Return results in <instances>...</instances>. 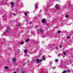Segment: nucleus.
Returning <instances> with one entry per match:
<instances>
[{
    "label": "nucleus",
    "mask_w": 73,
    "mask_h": 73,
    "mask_svg": "<svg viewBox=\"0 0 73 73\" xmlns=\"http://www.w3.org/2000/svg\"><path fill=\"white\" fill-rule=\"evenodd\" d=\"M38 5L37 4H36L35 5V9H38Z\"/></svg>",
    "instance_id": "20e7f679"
},
{
    "label": "nucleus",
    "mask_w": 73,
    "mask_h": 73,
    "mask_svg": "<svg viewBox=\"0 0 73 73\" xmlns=\"http://www.w3.org/2000/svg\"><path fill=\"white\" fill-rule=\"evenodd\" d=\"M59 46L60 48H62V46H61V45H60Z\"/></svg>",
    "instance_id": "393cba45"
},
{
    "label": "nucleus",
    "mask_w": 73,
    "mask_h": 73,
    "mask_svg": "<svg viewBox=\"0 0 73 73\" xmlns=\"http://www.w3.org/2000/svg\"><path fill=\"white\" fill-rule=\"evenodd\" d=\"M28 62H29V61H28Z\"/></svg>",
    "instance_id": "473e14b6"
},
{
    "label": "nucleus",
    "mask_w": 73,
    "mask_h": 73,
    "mask_svg": "<svg viewBox=\"0 0 73 73\" xmlns=\"http://www.w3.org/2000/svg\"><path fill=\"white\" fill-rule=\"evenodd\" d=\"M63 53L64 55H66V54L65 52H64Z\"/></svg>",
    "instance_id": "b1692460"
},
{
    "label": "nucleus",
    "mask_w": 73,
    "mask_h": 73,
    "mask_svg": "<svg viewBox=\"0 0 73 73\" xmlns=\"http://www.w3.org/2000/svg\"><path fill=\"white\" fill-rule=\"evenodd\" d=\"M60 5L59 4H56V5L55 8L57 9H58L60 8Z\"/></svg>",
    "instance_id": "7ed1b4c3"
},
{
    "label": "nucleus",
    "mask_w": 73,
    "mask_h": 73,
    "mask_svg": "<svg viewBox=\"0 0 73 73\" xmlns=\"http://www.w3.org/2000/svg\"><path fill=\"white\" fill-rule=\"evenodd\" d=\"M24 52L25 53H27V50H25L24 51Z\"/></svg>",
    "instance_id": "2eb2a0df"
},
{
    "label": "nucleus",
    "mask_w": 73,
    "mask_h": 73,
    "mask_svg": "<svg viewBox=\"0 0 73 73\" xmlns=\"http://www.w3.org/2000/svg\"><path fill=\"white\" fill-rule=\"evenodd\" d=\"M42 59H37L36 60V64H38L39 63H40V62H42Z\"/></svg>",
    "instance_id": "f03ea898"
},
{
    "label": "nucleus",
    "mask_w": 73,
    "mask_h": 73,
    "mask_svg": "<svg viewBox=\"0 0 73 73\" xmlns=\"http://www.w3.org/2000/svg\"><path fill=\"white\" fill-rule=\"evenodd\" d=\"M65 17H66V18H68L69 17V15H66Z\"/></svg>",
    "instance_id": "4468645a"
},
{
    "label": "nucleus",
    "mask_w": 73,
    "mask_h": 73,
    "mask_svg": "<svg viewBox=\"0 0 73 73\" xmlns=\"http://www.w3.org/2000/svg\"><path fill=\"white\" fill-rule=\"evenodd\" d=\"M17 27H20L21 26V24L19 23L17 25Z\"/></svg>",
    "instance_id": "9b49d317"
},
{
    "label": "nucleus",
    "mask_w": 73,
    "mask_h": 73,
    "mask_svg": "<svg viewBox=\"0 0 73 73\" xmlns=\"http://www.w3.org/2000/svg\"><path fill=\"white\" fill-rule=\"evenodd\" d=\"M11 4L12 5V6H11V8H12L14 6V3L13 2H11Z\"/></svg>",
    "instance_id": "6e6552de"
},
{
    "label": "nucleus",
    "mask_w": 73,
    "mask_h": 73,
    "mask_svg": "<svg viewBox=\"0 0 73 73\" xmlns=\"http://www.w3.org/2000/svg\"><path fill=\"white\" fill-rule=\"evenodd\" d=\"M46 9V10L45 12V14L46 15H48V13H49V11L48 10V9Z\"/></svg>",
    "instance_id": "39448f33"
},
{
    "label": "nucleus",
    "mask_w": 73,
    "mask_h": 73,
    "mask_svg": "<svg viewBox=\"0 0 73 73\" xmlns=\"http://www.w3.org/2000/svg\"><path fill=\"white\" fill-rule=\"evenodd\" d=\"M21 45H23V42H21Z\"/></svg>",
    "instance_id": "a878e982"
},
{
    "label": "nucleus",
    "mask_w": 73,
    "mask_h": 73,
    "mask_svg": "<svg viewBox=\"0 0 73 73\" xmlns=\"http://www.w3.org/2000/svg\"><path fill=\"white\" fill-rule=\"evenodd\" d=\"M29 56H28V57H29Z\"/></svg>",
    "instance_id": "f704fd0d"
},
{
    "label": "nucleus",
    "mask_w": 73,
    "mask_h": 73,
    "mask_svg": "<svg viewBox=\"0 0 73 73\" xmlns=\"http://www.w3.org/2000/svg\"><path fill=\"white\" fill-rule=\"evenodd\" d=\"M70 72V70H68L66 71V72Z\"/></svg>",
    "instance_id": "6ab92c4d"
},
{
    "label": "nucleus",
    "mask_w": 73,
    "mask_h": 73,
    "mask_svg": "<svg viewBox=\"0 0 73 73\" xmlns=\"http://www.w3.org/2000/svg\"><path fill=\"white\" fill-rule=\"evenodd\" d=\"M18 53H20V49H18Z\"/></svg>",
    "instance_id": "a211bd4d"
},
{
    "label": "nucleus",
    "mask_w": 73,
    "mask_h": 73,
    "mask_svg": "<svg viewBox=\"0 0 73 73\" xmlns=\"http://www.w3.org/2000/svg\"><path fill=\"white\" fill-rule=\"evenodd\" d=\"M55 62H58V60L57 59H56L55 60Z\"/></svg>",
    "instance_id": "aec40b11"
},
{
    "label": "nucleus",
    "mask_w": 73,
    "mask_h": 73,
    "mask_svg": "<svg viewBox=\"0 0 73 73\" xmlns=\"http://www.w3.org/2000/svg\"><path fill=\"white\" fill-rule=\"evenodd\" d=\"M67 38H70V37L69 36H68L67 37Z\"/></svg>",
    "instance_id": "cd10ccee"
},
{
    "label": "nucleus",
    "mask_w": 73,
    "mask_h": 73,
    "mask_svg": "<svg viewBox=\"0 0 73 73\" xmlns=\"http://www.w3.org/2000/svg\"><path fill=\"white\" fill-rule=\"evenodd\" d=\"M8 1H7V0H4L3 1V2H5V4H6V2H7Z\"/></svg>",
    "instance_id": "f8f14e48"
},
{
    "label": "nucleus",
    "mask_w": 73,
    "mask_h": 73,
    "mask_svg": "<svg viewBox=\"0 0 73 73\" xmlns=\"http://www.w3.org/2000/svg\"><path fill=\"white\" fill-rule=\"evenodd\" d=\"M55 48L56 49V50H58V47H55Z\"/></svg>",
    "instance_id": "dca6fc26"
},
{
    "label": "nucleus",
    "mask_w": 73,
    "mask_h": 73,
    "mask_svg": "<svg viewBox=\"0 0 73 73\" xmlns=\"http://www.w3.org/2000/svg\"><path fill=\"white\" fill-rule=\"evenodd\" d=\"M43 29H41L40 30V33H42V32H43Z\"/></svg>",
    "instance_id": "1a4fd4ad"
},
{
    "label": "nucleus",
    "mask_w": 73,
    "mask_h": 73,
    "mask_svg": "<svg viewBox=\"0 0 73 73\" xmlns=\"http://www.w3.org/2000/svg\"><path fill=\"white\" fill-rule=\"evenodd\" d=\"M61 31H58V33H61Z\"/></svg>",
    "instance_id": "412c9836"
},
{
    "label": "nucleus",
    "mask_w": 73,
    "mask_h": 73,
    "mask_svg": "<svg viewBox=\"0 0 73 73\" xmlns=\"http://www.w3.org/2000/svg\"><path fill=\"white\" fill-rule=\"evenodd\" d=\"M25 16H27V12H25Z\"/></svg>",
    "instance_id": "f3484780"
},
{
    "label": "nucleus",
    "mask_w": 73,
    "mask_h": 73,
    "mask_svg": "<svg viewBox=\"0 0 73 73\" xmlns=\"http://www.w3.org/2000/svg\"><path fill=\"white\" fill-rule=\"evenodd\" d=\"M16 59L15 58H13V62H16Z\"/></svg>",
    "instance_id": "0eeeda50"
},
{
    "label": "nucleus",
    "mask_w": 73,
    "mask_h": 73,
    "mask_svg": "<svg viewBox=\"0 0 73 73\" xmlns=\"http://www.w3.org/2000/svg\"><path fill=\"white\" fill-rule=\"evenodd\" d=\"M42 58H43V60H46V59L45 58L44 56H42Z\"/></svg>",
    "instance_id": "9d476101"
},
{
    "label": "nucleus",
    "mask_w": 73,
    "mask_h": 73,
    "mask_svg": "<svg viewBox=\"0 0 73 73\" xmlns=\"http://www.w3.org/2000/svg\"><path fill=\"white\" fill-rule=\"evenodd\" d=\"M9 30H10V29H9V28H8L7 29L6 31L3 34H1L2 36H3H3H4V35H6V33L7 32H8V31H9Z\"/></svg>",
    "instance_id": "f257e3e1"
},
{
    "label": "nucleus",
    "mask_w": 73,
    "mask_h": 73,
    "mask_svg": "<svg viewBox=\"0 0 73 73\" xmlns=\"http://www.w3.org/2000/svg\"><path fill=\"white\" fill-rule=\"evenodd\" d=\"M20 0H18V1H19Z\"/></svg>",
    "instance_id": "2f4dec72"
},
{
    "label": "nucleus",
    "mask_w": 73,
    "mask_h": 73,
    "mask_svg": "<svg viewBox=\"0 0 73 73\" xmlns=\"http://www.w3.org/2000/svg\"><path fill=\"white\" fill-rule=\"evenodd\" d=\"M5 69L7 70L8 69V67H7V66H5Z\"/></svg>",
    "instance_id": "ddd939ff"
},
{
    "label": "nucleus",
    "mask_w": 73,
    "mask_h": 73,
    "mask_svg": "<svg viewBox=\"0 0 73 73\" xmlns=\"http://www.w3.org/2000/svg\"><path fill=\"white\" fill-rule=\"evenodd\" d=\"M29 41V40L28 39H27L26 40V42H28V41Z\"/></svg>",
    "instance_id": "5701e85b"
},
{
    "label": "nucleus",
    "mask_w": 73,
    "mask_h": 73,
    "mask_svg": "<svg viewBox=\"0 0 73 73\" xmlns=\"http://www.w3.org/2000/svg\"><path fill=\"white\" fill-rule=\"evenodd\" d=\"M22 73H25V72H22Z\"/></svg>",
    "instance_id": "c756f323"
},
{
    "label": "nucleus",
    "mask_w": 73,
    "mask_h": 73,
    "mask_svg": "<svg viewBox=\"0 0 73 73\" xmlns=\"http://www.w3.org/2000/svg\"><path fill=\"white\" fill-rule=\"evenodd\" d=\"M14 73H16V72H15Z\"/></svg>",
    "instance_id": "7c9ffc66"
},
{
    "label": "nucleus",
    "mask_w": 73,
    "mask_h": 73,
    "mask_svg": "<svg viewBox=\"0 0 73 73\" xmlns=\"http://www.w3.org/2000/svg\"><path fill=\"white\" fill-rule=\"evenodd\" d=\"M41 20L42 23H44L46 21V20L45 19H42Z\"/></svg>",
    "instance_id": "423d86ee"
},
{
    "label": "nucleus",
    "mask_w": 73,
    "mask_h": 73,
    "mask_svg": "<svg viewBox=\"0 0 73 73\" xmlns=\"http://www.w3.org/2000/svg\"><path fill=\"white\" fill-rule=\"evenodd\" d=\"M62 8H63V9H65L66 8L65 6L64 7V6L62 7Z\"/></svg>",
    "instance_id": "4be33fe9"
},
{
    "label": "nucleus",
    "mask_w": 73,
    "mask_h": 73,
    "mask_svg": "<svg viewBox=\"0 0 73 73\" xmlns=\"http://www.w3.org/2000/svg\"><path fill=\"white\" fill-rule=\"evenodd\" d=\"M56 0L57 1H58V0Z\"/></svg>",
    "instance_id": "72a5a7b5"
},
{
    "label": "nucleus",
    "mask_w": 73,
    "mask_h": 73,
    "mask_svg": "<svg viewBox=\"0 0 73 73\" xmlns=\"http://www.w3.org/2000/svg\"><path fill=\"white\" fill-rule=\"evenodd\" d=\"M13 15L14 16H16V14H15V13L13 14Z\"/></svg>",
    "instance_id": "c85d7f7f"
},
{
    "label": "nucleus",
    "mask_w": 73,
    "mask_h": 73,
    "mask_svg": "<svg viewBox=\"0 0 73 73\" xmlns=\"http://www.w3.org/2000/svg\"><path fill=\"white\" fill-rule=\"evenodd\" d=\"M65 72H66L65 71V70H64L63 71V72H62V73H65Z\"/></svg>",
    "instance_id": "bb28decb"
}]
</instances>
